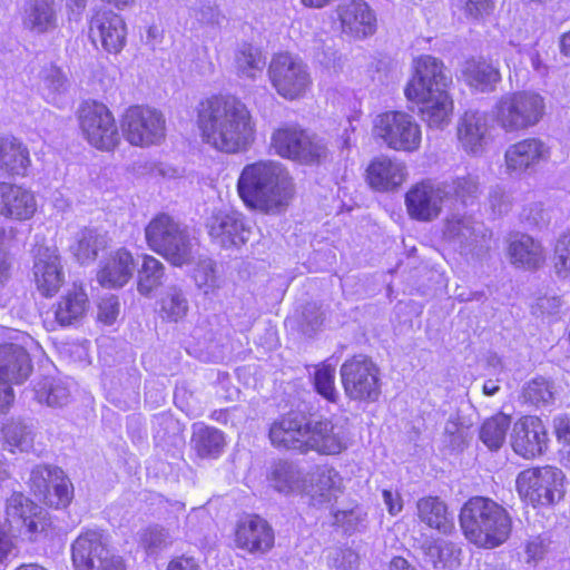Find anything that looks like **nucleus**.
<instances>
[{"mask_svg": "<svg viewBox=\"0 0 570 570\" xmlns=\"http://www.w3.org/2000/svg\"><path fill=\"white\" fill-rule=\"evenodd\" d=\"M197 126L206 144L227 154L248 149L255 139L250 111L235 96L214 95L200 101Z\"/></svg>", "mask_w": 570, "mask_h": 570, "instance_id": "obj_1", "label": "nucleus"}, {"mask_svg": "<svg viewBox=\"0 0 570 570\" xmlns=\"http://www.w3.org/2000/svg\"><path fill=\"white\" fill-rule=\"evenodd\" d=\"M237 190L248 207L269 214L288 206L294 195V184L282 164L257 161L243 168Z\"/></svg>", "mask_w": 570, "mask_h": 570, "instance_id": "obj_2", "label": "nucleus"}, {"mask_svg": "<svg viewBox=\"0 0 570 570\" xmlns=\"http://www.w3.org/2000/svg\"><path fill=\"white\" fill-rule=\"evenodd\" d=\"M460 525L468 540L484 548L503 543L512 527L505 509L485 497H473L464 503Z\"/></svg>", "mask_w": 570, "mask_h": 570, "instance_id": "obj_3", "label": "nucleus"}, {"mask_svg": "<svg viewBox=\"0 0 570 570\" xmlns=\"http://www.w3.org/2000/svg\"><path fill=\"white\" fill-rule=\"evenodd\" d=\"M150 249L175 266L189 264L194 259L196 243L187 226L167 214L154 217L145 228Z\"/></svg>", "mask_w": 570, "mask_h": 570, "instance_id": "obj_4", "label": "nucleus"}, {"mask_svg": "<svg viewBox=\"0 0 570 570\" xmlns=\"http://www.w3.org/2000/svg\"><path fill=\"white\" fill-rule=\"evenodd\" d=\"M493 114L498 127L504 132H519L540 121L544 114V101L538 94L513 92L499 99Z\"/></svg>", "mask_w": 570, "mask_h": 570, "instance_id": "obj_5", "label": "nucleus"}, {"mask_svg": "<svg viewBox=\"0 0 570 570\" xmlns=\"http://www.w3.org/2000/svg\"><path fill=\"white\" fill-rule=\"evenodd\" d=\"M373 136L390 149L414 153L422 141L421 126L414 117L404 111H386L376 116Z\"/></svg>", "mask_w": 570, "mask_h": 570, "instance_id": "obj_6", "label": "nucleus"}, {"mask_svg": "<svg viewBox=\"0 0 570 570\" xmlns=\"http://www.w3.org/2000/svg\"><path fill=\"white\" fill-rule=\"evenodd\" d=\"M272 146L277 155L304 165H318L328 157V148L323 139L307 131L287 126L272 135Z\"/></svg>", "mask_w": 570, "mask_h": 570, "instance_id": "obj_7", "label": "nucleus"}, {"mask_svg": "<svg viewBox=\"0 0 570 570\" xmlns=\"http://www.w3.org/2000/svg\"><path fill=\"white\" fill-rule=\"evenodd\" d=\"M77 115L80 130L92 147L111 151L119 145L120 134L106 105L96 100H86L79 106Z\"/></svg>", "mask_w": 570, "mask_h": 570, "instance_id": "obj_8", "label": "nucleus"}, {"mask_svg": "<svg viewBox=\"0 0 570 570\" xmlns=\"http://www.w3.org/2000/svg\"><path fill=\"white\" fill-rule=\"evenodd\" d=\"M340 375L345 395L353 401L376 402L381 395L380 368L365 355L346 360Z\"/></svg>", "mask_w": 570, "mask_h": 570, "instance_id": "obj_9", "label": "nucleus"}, {"mask_svg": "<svg viewBox=\"0 0 570 570\" xmlns=\"http://www.w3.org/2000/svg\"><path fill=\"white\" fill-rule=\"evenodd\" d=\"M563 481L564 474L560 469L546 465L521 471L517 478V489L533 505H550L563 498Z\"/></svg>", "mask_w": 570, "mask_h": 570, "instance_id": "obj_10", "label": "nucleus"}, {"mask_svg": "<svg viewBox=\"0 0 570 570\" xmlns=\"http://www.w3.org/2000/svg\"><path fill=\"white\" fill-rule=\"evenodd\" d=\"M71 559L76 570H125L122 558L108 548L99 530L81 532L71 546Z\"/></svg>", "mask_w": 570, "mask_h": 570, "instance_id": "obj_11", "label": "nucleus"}, {"mask_svg": "<svg viewBox=\"0 0 570 570\" xmlns=\"http://www.w3.org/2000/svg\"><path fill=\"white\" fill-rule=\"evenodd\" d=\"M126 140L138 147L159 144L165 138L166 119L164 114L148 106L129 107L121 120Z\"/></svg>", "mask_w": 570, "mask_h": 570, "instance_id": "obj_12", "label": "nucleus"}, {"mask_svg": "<svg viewBox=\"0 0 570 570\" xmlns=\"http://www.w3.org/2000/svg\"><path fill=\"white\" fill-rule=\"evenodd\" d=\"M444 238L458 246L461 254L483 257L491 248V232L482 222L471 216L453 215L448 218L443 229Z\"/></svg>", "mask_w": 570, "mask_h": 570, "instance_id": "obj_13", "label": "nucleus"}, {"mask_svg": "<svg viewBox=\"0 0 570 570\" xmlns=\"http://www.w3.org/2000/svg\"><path fill=\"white\" fill-rule=\"evenodd\" d=\"M267 73L277 94L286 99L299 98L311 85L306 65L287 52L272 58Z\"/></svg>", "mask_w": 570, "mask_h": 570, "instance_id": "obj_14", "label": "nucleus"}, {"mask_svg": "<svg viewBox=\"0 0 570 570\" xmlns=\"http://www.w3.org/2000/svg\"><path fill=\"white\" fill-rule=\"evenodd\" d=\"M6 521L10 531L30 541L49 525L40 508L21 492H13L6 503Z\"/></svg>", "mask_w": 570, "mask_h": 570, "instance_id": "obj_15", "label": "nucleus"}, {"mask_svg": "<svg viewBox=\"0 0 570 570\" xmlns=\"http://www.w3.org/2000/svg\"><path fill=\"white\" fill-rule=\"evenodd\" d=\"M451 83V73L441 60L432 56H422L415 61V75L404 92L406 98L424 97L429 92L448 90Z\"/></svg>", "mask_w": 570, "mask_h": 570, "instance_id": "obj_16", "label": "nucleus"}, {"mask_svg": "<svg viewBox=\"0 0 570 570\" xmlns=\"http://www.w3.org/2000/svg\"><path fill=\"white\" fill-rule=\"evenodd\" d=\"M346 429L331 420H308L305 453L315 451L324 455H336L348 448Z\"/></svg>", "mask_w": 570, "mask_h": 570, "instance_id": "obj_17", "label": "nucleus"}, {"mask_svg": "<svg viewBox=\"0 0 570 570\" xmlns=\"http://www.w3.org/2000/svg\"><path fill=\"white\" fill-rule=\"evenodd\" d=\"M446 191L442 184L422 181L410 188L405 195V205L411 218L420 222H431L439 217Z\"/></svg>", "mask_w": 570, "mask_h": 570, "instance_id": "obj_18", "label": "nucleus"}, {"mask_svg": "<svg viewBox=\"0 0 570 570\" xmlns=\"http://www.w3.org/2000/svg\"><path fill=\"white\" fill-rule=\"evenodd\" d=\"M89 36L94 43L99 41L104 50L117 55L126 45L127 27L121 16L104 10L91 18Z\"/></svg>", "mask_w": 570, "mask_h": 570, "instance_id": "obj_19", "label": "nucleus"}, {"mask_svg": "<svg viewBox=\"0 0 570 570\" xmlns=\"http://www.w3.org/2000/svg\"><path fill=\"white\" fill-rule=\"evenodd\" d=\"M206 226L212 240L224 248H238L250 236V229L246 227L243 217L234 212L213 213Z\"/></svg>", "mask_w": 570, "mask_h": 570, "instance_id": "obj_20", "label": "nucleus"}, {"mask_svg": "<svg viewBox=\"0 0 570 570\" xmlns=\"http://www.w3.org/2000/svg\"><path fill=\"white\" fill-rule=\"evenodd\" d=\"M513 451L524 459H532L543 453L548 446L544 424L538 416H524L514 423L511 433Z\"/></svg>", "mask_w": 570, "mask_h": 570, "instance_id": "obj_21", "label": "nucleus"}, {"mask_svg": "<svg viewBox=\"0 0 570 570\" xmlns=\"http://www.w3.org/2000/svg\"><path fill=\"white\" fill-rule=\"evenodd\" d=\"M549 158L550 148L539 138H525L512 144L504 154L507 169L517 174L534 170Z\"/></svg>", "mask_w": 570, "mask_h": 570, "instance_id": "obj_22", "label": "nucleus"}, {"mask_svg": "<svg viewBox=\"0 0 570 570\" xmlns=\"http://www.w3.org/2000/svg\"><path fill=\"white\" fill-rule=\"evenodd\" d=\"M307 420L296 412H289L276 420L269 429L273 445L305 453Z\"/></svg>", "mask_w": 570, "mask_h": 570, "instance_id": "obj_23", "label": "nucleus"}, {"mask_svg": "<svg viewBox=\"0 0 570 570\" xmlns=\"http://www.w3.org/2000/svg\"><path fill=\"white\" fill-rule=\"evenodd\" d=\"M235 543L249 553H265L274 546V531L267 521L252 515L238 522Z\"/></svg>", "mask_w": 570, "mask_h": 570, "instance_id": "obj_24", "label": "nucleus"}, {"mask_svg": "<svg viewBox=\"0 0 570 570\" xmlns=\"http://www.w3.org/2000/svg\"><path fill=\"white\" fill-rule=\"evenodd\" d=\"M344 32L356 38H365L376 30V17L363 0H350L336 8Z\"/></svg>", "mask_w": 570, "mask_h": 570, "instance_id": "obj_25", "label": "nucleus"}, {"mask_svg": "<svg viewBox=\"0 0 570 570\" xmlns=\"http://www.w3.org/2000/svg\"><path fill=\"white\" fill-rule=\"evenodd\" d=\"M33 277L42 295L52 296L58 292L65 282V274L55 249L48 247L38 249L33 264Z\"/></svg>", "mask_w": 570, "mask_h": 570, "instance_id": "obj_26", "label": "nucleus"}, {"mask_svg": "<svg viewBox=\"0 0 570 570\" xmlns=\"http://www.w3.org/2000/svg\"><path fill=\"white\" fill-rule=\"evenodd\" d=\"M405 177V165L386 156L374 158L366 169L368 185L379 191L396 189L404 183Z\"/></svg>", "mask_w": 570, "mask_h": 570, "instance_id": "obj_27", "label": "nucleus"}, {"mask_svg": "<svg viewBox=\"0 0 570 570\" xmlns=\"http://www.w3.org/2000/svg\"><path fill=\"white\" fill-rule=\"evenodd\" d=\"M32 372V362L27 350L14 343L0 345V380L20 384L24 382Z\"/></svg>", "mask_w": 570, "mask_h": 570, "instance_id": "obj_28", "label": "nucleus"}, {"mask_svg": "<svg viewBox=\"0 0 570 570\" xmlns=\"http://www.w3.org/2000/svg\"><path fill=\"white\" fill-rule=\"evenodd\" d=\"M37 204L31 191L4 181L0 183V214L23 220L36 212Z\"/></svg>", "mask_w": 570, "mask_h": 570, "instance_id": "obj_29", "label": "nucleus"}, {"mask_svg": "<svg viewBox=\"0 0 570 570\" xmlns=\"http://www.w3.org/2000/svg\"><path fill=\"white\" fill-rule=\"evenodd\" d=\"M407 99L422 105L420 114L422 120L430 128L443 129L450 124L453 112V100L449 96L448 90L429 92L424 97H411Z\"/></svg>", "mask_w": 570, "mask_h": 570, "instance_id": "obj_30", "label": "nucleus"}, {"mask_svg": "<svg viewBox=\"0 0 570 570\" xmlns=\"http://www.w3.org/2000/svg\"><path fill=\"white\" fill-rule=\"evenodd\" d=\"M306 482V490L313 504H323L330 502L342 488V478L332 466H316L309 474Z\"/></svg>", "mask_w": 570, "mask_h": 570, "instance_id": "obj_31", "label": "nucleus"}, {"mask_svg": "<svg viewBox=\"0 0 570 570\" xmlns=\"http://www.w3.org/2000/svg\"><path fill=\"white\" fill-rule=\"evenodd\" d=\"M29 165V150L19 139L0 137V177L23 176Z\"/></svg>", "mask_w": 570, "mask_h": 570, "instance_id": "obj_32", "label": "nucleus"}, {"mask_svg": "<svg viewBox=\"0 0 570 570\" xmlns=\"http://www.w3.org/2000/svg\"><path fill=\"white\" fill-rule=\"evenodd\" d=\"M135 267L132 255L127 249L120 248L100 269L98 281L102 286L122 287L131 278Z\"/></svg>", "mask_w": 570, "mask_h": 570, "instance_id": "obj_33", "label": "nucleus"}, {"mask_svg": "<svg viewBox=\"0 0 570 570\" xmlns=\"http://www.w3.org/2000/svg\"><path fill=\"white\" fill-rule=\"evenodd\" d=\"M509 255L511 263L525 269H538L546 262V250L529 235H518L510 242Z\"/></svg>", "mask_w": 570, "mask_h": 570, "instance_id": "obj_34", "label": "nucleus"}, {"mask_svg": "<svg viewBox=\"0 0 570 570\" xmlns=\"http://www.w3.org/2000/svg\"><path fill=\"white\" fill-rule=\"evenodd\" d=\"M487 131V116L479 111H466L460 119L458 137L466 151L478 154L483 149Z\"/></svg>", "mask_w": 570, "mask_h": 570, "instance_id": "obj_35", "label": "nucleus"}, {"mask_svg": "<svg viewBox=\"0 0 570 570\" xmlns=\"http://www.w3.org/2000/svg\"><path fill=\"white\" fill-rule=\"evenodd\" d=\"M190 445L199 458L216 459L226 446L225 434L216 428L195 423L193 424Z\"/></svg>", "mask_w": 570, "mask_h": 570, "instance_id": "obj_36", "label": "nucleus"}, {"mask_svg": "<svg viewBox=\"0 0 570 570\" xmlns=\"http://www.w3.org/2000/svg\"><path fill=\"white\" fill-rule=\"evenodd\" d=\"M89 301L86 292L78 286L68 289L57 303L55 309L56 321L61 326L75 325L86 315Z\"/></svg>", "mask_w": 570, "mask_h": 570, "instance_id": "obj_37", "label": "nucleus"}, {"mask_svg": "<svg viewBox=\"0 0 570 570\" xmlns=\"http://www.w3.org/2000/svg\"><path fill=\"white\" fill-rule=\"evenodd\" d=\"M272 487L281 493H293L306 490V474L293 462L277 461L269 472Z\"/></svg>", "mask_w": 570, "mask_h": 570, "instance_id": "obj_38", "label": "nucleus"}, {"mask_svg": "<svg viewBox=\"0 0 570 570\" xmlns=\"http://www.w3.org/2000/svg\"><path fill=\"white\" fill-rule=\"evenodd\" d=\"M463 80L472 88L485 92L493 91L501 80L497 67L484 60H468L462 67Z\"/></svg>", "mask_w": 570, "mask_h": 570, "instance_id": "obj_39", "label": "nucleus"}, {"mask_svg": "<svg viewBox=\"0 0 570 570\" xmlns=\"http://www.w3.org/2000/svg\"><path fill=\"white\" fill-rule=\"evenodd\" d=\"M26 29L45 33L57 27V13L52 0H31L22 19Z\"/></svg>", "mask_w": 570, "mask_h": 570, "instance_id": "obj_40", "label": "nucleus"}, {"mask_svg": "<svg viewBox=\"0 0 570 570\" xmlns=\"http://www.w3.org/2000/svg\"><path fill=\"white\" fill-rule=\"evenodd\" d=\"M417 515L428 527L449 533L453 529V519L446 504L438 497H425L417 501Z\"/></svg>", "mask_w": 570, "mask_h": 570, "instance_id": "obj_41", "label": "nucleus"}, {"mask_svg": "<svg viewBox=\"0 0 570 570\" xmlns=\"http://www.w3.org/2000/svg\"><path fill=\"white\" fill-rule=\"evenodd\" d=\"M106 247V234L94 228H83L78 232L76 243L70 248L80 264H89L92 263L99 252L104 250Z\"/></svg>", "mask_w": 570, "mask_h": 570, "instance_id": "obj_42", "label": "nucleus"}, {"mask_svg": "<svg viewBox=\"0 0 570 570\" xmlns=\"http://www.w3.org/2000/svg\"><path fill=\"white\" fill-rule=\"evenodd\" d=\"M159 315L166 322H178L187 316L189 302L186 293L176 285L168 286L159 301Z\"/></svg>", "mask_w": 570, "mask_h": 570, "instance_id": "obj_43", "label": "nucleus"}, {"mask_svg": "<svg viewBox=\"0 0 570 570\" xmlns=\"http://www.w3.org/2000/svg\"><path fill=\"white\" fill-rule=\"evenodd\" d=\"M3 444L10 452L19 450L27 452L33 444V432L31 426L20 420H12L2 428Z\"/></svg>", "mask_w": 570, "mask_h": 570, "instance_id": "obj_44", "label": "nucleus"}, {"mask_svg": "<svg viewBox=\"0 0 570 570\" xmlns=\"http://www.w3.org/2000/svg\"><path fill=\"white\" fill-rule=\"evenodd\" d=\"M511 420L503 413L495 414L485 420L480 429L481 441L490 449L498 450L505 441Z\"/></svg>", "mask_w": 570, "mask_h": 570, "instance_id": "obj_45", "label": "nucleus"}, {"mask_svg": "<svg viewBox=\"0 0 570 570\" xmlns=\"http://www.w3.org/2000/svg\"><path fill=\"white\" fill-rule=\"evenodd\" d=\"M164 277V264L153 256H145L141 268L138 271V292L149 295L163 284Z\"/></svg>", "mask_w": 570, "mask_h": 570, "instance_id": "obj_46", "label": "nucleus"}, {"mask_svg": "<svg viewBox=\"0 0 570 570\" xmlns=\"http://www.w3.org/2000/svg\"><path fill=\"white\" fill-rule=\"evenodd\" d=\"M446 191V200L455 197L463 205L472 204L480 194V181L478 177L466 175L458 177L451 183H441Z\"/></svg>", "mask_w": 570, "mask_h": 570, "instance_id": "obj_47", "label": "nucleus"}, {"mask_svg": "<svg viewBox=\"0 0 570 570\" xmlns=\"http://www.w3.org/2000/svg\"><path fill=\"white\" fill-rule=\"evenodd\" d=\"M265 65V57L252 46H243L235 57V67L240 77L254 79L263 71Z\"/></svg>", "mask_w": 570, "mask_h": 570, "instance_id": "obj_48", "label": "nucleus"}, {"mask_svg": "<svg viewBox=\"0 0 570 570\" xmlns=\"http://www.w3.org/2000/svg\"><path fill=\"white\" fill-rule=\"evenodd\" d=\"M35 393L38 402L46 403L48 406H63L70 397L69 390L63 383L49 380L39 382Z\"/></svg>", "mask_w": 570, "mask_h": 570, "instance_id": "obj_49", "label": "nucleus"}, {"mask_svg": "<svg viewBox=\"0 0 570 570\" xmlns=\"http://www.w3.org/2000/svg\"><path fill=\"white\" fill-rule=\"evenodd\" d=\"M335 367L325 362L315 365L313 383L316 392L325 400L335 403L338 392L335 387Z\"/></svg>", "mask_w": 570, "mask_h": 570, "instance_id": "obj_50", "label": "nucleus"}, {"mask_svg": "<svg viewBox=\"0 0 570 570\" xmlns=\"http://www.w3.org/2000/svg\"><path fill=\"white\" fill-rule=\"evenodd\" d=\"M62 470L52 465H37L31 470L29 478V487L37 499L48 494V489L61 478Z\"/></svg>", "mask_w": 570, "mask_h": 570, "instance_id": "obj_51", "label": "nucleus"}, {"mask_svg": "<svg viewBox=\"0 0 570 570\" xmlns=\"http://www.w3.org/2000/svg\"><path fill=\"white\" fill-rule=\"evenodd\" d=\"M323 557L328 570H357L358 554L351 548L331 547Z\"/></svg>", "mask_w": 570, "mask_h": 570, "instance_id": "obj_52", "label": "nucleus"}, {"mask_svg": "<svg viewBox=\"0 0 570 570\" xmlns=\"http://www.w3.org/2000/svg\"><path fill=\"white\" fill-rule=\"evenodd\" d=\"M57 479L51 488L48 489V495H42L40 501L56 509L66 508L72 498V485L63 471L61 472V478Z\"/></svg>", "mask_w": 570, "mask_h": 570, "instance_id": "obj_53", "label": "nucleus"}, {"mask_svg": "<svg viewBox=\"0 0 570 570\" xmlns=\"http://www.w3.org/2000/svg\"><path fill=\"white\" fill-rule=\"evenodd\" d=\"M525 402L533 405L549 404L553 400V391L549 381L543 377L531 380L522 392Z\"/></svg>", "mask_w": 570, "mask_h": 570, "instance_id": "obj_54", "label": "nucleus"}, {"mask_svg": "<svg viewBox=\"0 0 570 570\" xmlns=\"http://www.w3.org/2000/svg\"><path fill=\"white\" fill-rule=\"evenodd\" d=\"M553 432L559 443L561 461L570 465V417L566 415L554 417Z\"/></svg>", "mask_w": 570, "mask_h": 570, "instance_id": "obj_55", "label": "nucleus"}, {"mask_svg": "<svg viewBox=\"0 0 570 570\" xmlns=\"http://www.w3.org/2000/svg\"><path fill=\"white\" fill-rule=\"evenodd\" d=\"M488 205L494 216H503L511 210L513 198L510 191L497 185L489 190Z\"/></svg>", "mask_w": 570, "mask_h": 570, "instance_id": "obj_56", "label": "nucleus"}, {"mask_svg": "<svg viewBox=\"0 0 570 570\" xmlns=\"http://www.w3.org/2000/svg\"><path fill=\"white\" fill-rule=\"evenodd\" d=\"M554 268L559 276L570 275V233L559 237L554 248Z\"/></svg>", "mask_w": 570, "mask_h": 570, "instance_id": "obj_57", "label": "nucleus"}, {"mask_svg": "<svg viewBox=\"0 0 570 570\" xmlns=\"http://www.w3.org/2000/svg\"><path fill=\"white\" fill-rule=\"evenodd\" d=\"M42 80L45 88L49 95L65 92L68 88V79L62 70L56 66H50L42 71Z\"/></svg>", "mask_w": 570, "mask_h": 570, "instance_id": "obj_58", "label": "nucleus"}, {"mask_svg": "<svg viewBox=\"0 0 570 570\" xmlns=\"http://www.w3.org/2000/svg\"><path fill=\"white\" fill-rule=\"evenodd\" d=\"M463 13L471 19L489 16L494 9V0H456Z\"/></svg>", "mask_w": 570, "mask_h": 570, "instance_id": "obj_59", "label": "nucleus"}, {"mask_svg": "<svg viewBox=\"0 0 570 570\" xmlns=\"http://www.w3.org/2000/svg\"><path fill=\"white\" fill-rule=\"evenodd\" d=\"M119 315V301L116 296L110 295L100 299L98 304L99 322L111 325Z\"/></svg>", "mask_w": 570, "mask_h": 570, "instance_id": "obj_60", "label": "nucleus"}, {"mask_svg": "<svg viewBox=\"0 0 570 570\" xmlns=\"http://www.w3.org/2000/svg\"><path fill=\"white\" fill-rule=\"evenodd\" d=\"M522 219L530 226L542 227L549 222V215L541 203H532L523 208Z\"/></svg>", "mask_w": 570, "mask_h": 570, "instance_id": "obj_61", "label": "nucleus"}, {"mask_svg": "<svg viewBox=\"0 0 570 570\" xmlns=\"http://www.w3.org/2000/svg\"><path fill=\"white\" fill-rule=\"evenodd\" d=\"M333 517L334 524L343 527L346 531L354 530L363 521V513L358 508L336 510Z\"/></svg>", "mask_w": 570, "mask_h": 570, "instance_id": "obj_62", "label": "nucleus"}, {"mask_svg": "<svg viewBox=\"0 0 570 570\" xmlns=\"http://www.w3.org/2000/svg\"><path fill=\"white\" fill-rule=\"evenodd\" d=\"M466 429L459 417L451 416L444 426V434L449 436V443L453 449H460L464 443Z\"/></svg>", "mask_w": 570, "mask_h": 570, "instance_id": "obj_63", "label": "nucleus"}, {"mask_svg": "<svg viewBox=\"0 0 570 570\" xmlns=\"http://www.w3.org/2000/svg\"><path fill=\"white\" fill-rule=\"evenodd\" d=\"M168 532L163 528H149L141 537V542L148 550H156L168 543Z\"/></svg>", "mask_w": 570, "mask_h": 570, "instance_id": "obj_64", "label": "nucleus"}]
</instances>
